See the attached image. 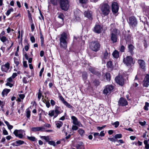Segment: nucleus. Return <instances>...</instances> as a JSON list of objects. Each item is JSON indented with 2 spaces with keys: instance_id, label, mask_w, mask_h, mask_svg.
Wrapping results in <instances>:
<instances>
[{
  "instance_id": "1a4fd4ad",
  "label": "nucleus",
  "mask_w": 149,
  "mask_h": 149,
  "mask_svg": "<svg viewBox=\"0 0 149 149\" xmlns=\"http://www.w3.org/2000/svg\"><path fill=\"white\" fill-rule=\"evenodd\" d=\"M129 24L132 27H134L137 24V21L134 17H131L129 18Z\"/></svg>"
},
{
  "instance_id": "603ef678",
  "label": "nucleus",
  "mask_w": 149,
  "mask_h": 149,
  "mask_svg": "<svg viewBox=\"0 0 149 149\" xmlns=\"http://www.w3.org/2000/svg\"><path fill=\"white\" fill-rule=\"evenodd\" d=\"M78 127L76 125H73L72 127V130H76L78 129Z\"/></svg>"
},
{
  "instance_id": "58836bf2",
  "label": "nucleus",
  "mask_w": 149,
  "mask_h": 149,
  "mask_svg": "<svg viewBox=\"0 0 149 149\" xmlns=\"http://www.w3.org/2000/svg\"><path fill=\"white\" fill-rule=\"evenodd\" d=\"M122 137V135L121 134H117L115 135L114 137L115 139H120Z\"/></svg>"
},
{
  "instance_id": "c85d7f7f",
  "label": "nucleus",
  "mask_w": 149,
  "mask_h": 149,
  "mask_svg": "<svg viewBox=\"0 0 149 149\" xmlns=\"http://www.w3.org/2000/svg\"><path fill=\"white\" fill-rule=\"evenodd\" d=\"M78 132L81 136H83L85 133V131L82 129H79Z\"/></svg>"
},
{
  "instance_id": "c9c22d12",
  "label": "nucleus",
  "mask_w": 149,
  "mask_h": 149,
  "mask_svg": "<svg viewBox=\"0 0 149 149\" xmlns=\"http://www.w3.org/2000/svg\"><path fill=\"white\" fill-rule=\"evenodd\" d=\"M3 66H4L5 68H6V69L8 71V70L10 68V64L8 63H7L6 64H5L4 65H3Z\"/></svg>"
},
{
  "instance_id": "72a5a7b5",
  "label": "nucleus",
  "mask_w": 149,
  "mask_h": 149,
  "mask_svg": "<svg viewBox=\"0 0 149 149\" xmlns=\"http://www.w3.org/2000/svg\"><path fill=\"white\" fill-rule=\"evenodd\" d=\"M108 53L107 51H106L103 54V57L104 59H107L108 57Z\"/></svg>"
},
{
  "instance_id": "f704fd0d",
  "label": "nucleus",
  "mask_w": 149,
  "mask_h": 149,
  "mask_svg": "<svg viewBox=\"0 0 149 149\" xmlns=\"http://www.w3.org/2000/svg\"><path fill=\"white\" fill-rule=\"evenodd\" d=\"M58 0H50L51 3L54 6L57 5Z\"/></svg>"
},
{
  "instance_id": "aec40b11",
  "label": "nucleus",
  "mask_w": 149,
  "mask_h": 149,
  "mask_svg": "<svg viewBox=\"0 0 149 149\" xmlns=\"http://www.w3.org/2000/svg\"><path fill=\"white\" fill-rule=\"evenodd\" d=\"M24 141H23L18 140L16 141L15 143H13L12 145L14 146H17L24 144Z\"/></svg>"
},
{
  "instance_id": "5fc2aeb1",
  "label": "nucleus",
  "mask_w": 149,
  "mask_h": 149,
  "mask_svg": "<svg viewBox=\"0 0 149 149\" xmlns=\"http://www.w3.org/2000/svg\"><path fill=\"white\" fill-rule=\"evenodd\" d=\"M5 105V103L1 101L0 100V106L1 107V108H3V106Z\"/></svg>"
},
{
  "instance_id": "13d9d810",
  "label": "nucleus",
  "mask_w": 149,
  "mask_h": 149,
  "mask_svg": "<svg viewBox=\"0 0 149 149\" xmlns=\"http://www.w3.org/2000/svg\"><path fill=\"white\" fill-rule=\"evenodd\" d=\"M146 122L145 121H144L143 122H139V124L142 126H144L146 125Z\"/></svg>"
},
{
  "instance_id": "0eeeda50",
  "label": "nucleus",
  "mask_w": 149,
  "mask_h": 149,
  "mask_svg": "<svg viewBox=\"0 0 149 149\" xmlns=\"http://www.w3.org/2000/svg\"><path fill=\"white\" fill-rule=\"evenodd\" d=\"M113 86L111 85H108L106 86L103 91L104 94L106 95H109L110 93L112 91L113 89Z\"/></svg>"
},
{
  "instance_id": "c756f323",
  "label": "nucleus",
  "mask_w": 149,
  "mask_h": 149,
  "mask_svg": "<svg viewBox=\"0 0 149 149\" xmlns=\"http://www.w3.org/2000/svg\"><path fill=\"white\" fill-rule=\"evenodd\" d=\"M87 76V73L86 72H83L82 73V77L84 80H85L86 79Z\"/></svg>"
},
{
  "instance_id": "09e8293b",
  "label": "nucleus",
  "mask_w": 149,
  "mask_h": 149,
  "mask_svg": "<svg viewBox=\"0 0 149 149\" xmlns=\"http://www.w3.org/2000/svg\"><path fill=\"white\" fill-rule=\"evenodd\" d=\"M1 69L2 71L3 72H7V71L6 68L4 66H3V65L1 67Z\"/></svg>"
},
{
  "instance_id": "39448f33",
  "label": "nucleus",
  "mask_w": 149,
  "mask_h": 149,
  "mask_svg": "<svg viewBox=\"0 0 149 149\" xmlns=\"http://www.w3.org/2000/svg\"><path fill=\"white\" fill-rule=\"evenodd\" d=\"M123 61V63L128 66L134 64L132 58L130 56H127L126 58H124Z\"/></svg>"
},
{
  "instance_id": "f3484780",
  "label": "nucleus",
  "mask_w": 149,
  "mask_h": 149,
  "mask_svg": "<svg viewBox=\"0 0 149 149\" xmlns=\"http://www.w3.org/2000/svg\"><path fill=\"white\" fill-rule=\"evenodd\" d=\"M84 15L85 17L90 20L92 19V12L91 11H85L84 12Z\"/></svg>"
},
{
  "instance_id": "37998d69",
  "label": "nucleus",
  "mask_w": 149,
  "mask_h": 149,
  "mask_svg": "<svg viewBox=\"0 0 149 149\" xmlns=\"http://www.w3.org/2000/svg\"><path fill=\"white\" fill-rule=\"evenodd\" d=\"M30 113L31 112L29 110H27L26 112V116L28 118H29L30 116Z\"/></svg>"
},
{
  "instance_id": "4be33fe9",
  "label": "nucleus",
  "mask_w": 149,
  "mask_h": 149,
  "mask_svg": "<svg viewBox=\"0 0 149 149\" xmlns=\"http://www.w3.org/2000/svg\"><path fill=\"white\" fill-rule=\"evenodd\" d=\"M128 51L130 53L131 55H133L134 53L133 50L134 49V46L131 44L129 45L128 46Z\"/></svg>"
},
{
  "instance_id": "338daca9",
  "label": "nucleus",
  "mask_w": 149,
  "mask_h": 149,
  "mask_svg": "<svg viewBox=\"0 0 149 149\" xmlns=\"http://www.w3.org/2000/svg\"><path fill=\"white\" fill-rule=\"evenodd\" d=\"M58 17L59 18L63 19V14L61 13L58 16Z\"/></svg>"
},
{
  "instance_id": "69168bd1",
  "label": "nucleus",
  "mask_w": 149,
  "mask_h": 149,
  "mask_svg": "<svg viewBox=\"0 0 149 149\" xmlns=\"http://www.w3.org/2000/svg\"><path fill=\"white\" fill-rule=\"evenodd\" d=\"M31 30L33 31L35 29V26L33 24H32L31 25Z\"/></svg>"
},
{
  "instance_id": "052dcab7",
  "label": "nucleus",
  "mask_w": 149,
  "mask_h": 149,
  "mask_svg": "<svg viewBox=\"0 0 149 149\" xmlns=\"http://www.w3.org/2000/svg\"><path fill=\"white\" fill-rule=\"evenodd\" d=\"M87 0H79V2L81 3H86Z\"/></svg>"
},
{
  "instance_id": "3c124183",
  "label": "nucleus",
  "mask_w": 149,
  "mask_h": 149,
  "mask_svg": "<svg viewBox=\"0 0 149 149\" xmlns=\"http://www.w3.org/2000/svg\"><path fill=\"white\" fill-rule=\"evenodd\" d=\"M109 139L110 141H111L113 142H115L117 141V140L116 139L113 138H108Z\"/></svg>"
},
{
  "instance_id": "f8f14e48",
  "label": "nucleus",
  "mask_w": 149,
  "mask_h": 149,
  "mask_svg": "<svg viewBox=\"0 0 149 149\" xmlns=\"http://www.w3.org/2000/svg\"><path fill=\"white\" fill-rule=\"evenodd\" d=\"M118 104L119 106H124L127 105L128 103L125 99L121 97L118 101Z\"/></svg>"
},
{
  "instance_id": "2f4dec72",
  "label": "nucleus",
  "mask_w": 149,
  "mask_h": 149,
  "mask_svg": "<svg viewBox=\"0 0 149 149\" xmlns=\"http://www.w3.org/2000/svg\"><path fill=\"white\" fill-rule=\"evenodd\" d=\"M144 143L145 145V148L146 149H149V144L148 143V141L146 140L144 141Z\"/></svg>"
},
{
  "instance_id": "b1692460",
  "label": "nucleus",
  "mask_w": 149,
  "mask_h": 149,
  "mask_svg": "<svg viewBox=\"0 0 149 149\" xmlns=\"http://www.w3.org/2000/svg\"><path fill=\"white\" fill-rule=\"evenodd\" d=\"M0 39L1 42L3 43L6 42L7 43H8L9 41L8 39L5 36H2V37H0Z\"/></svg>"
},
{
  "instance_id": "423d86ee",
  "label": "nucleus",
  "mask_w": 149,
  "mask_h": 149,
  "mask_svg": "<svg viewBox=\"0 0 149 149\" xmlns=\"http://www.w3.org/2000/svg\"><path fill=\"white\" fill-rule=\"evenodd\" d=\"M117 30L115 29L111 33V38L113 43L116 42L117 41Z\"/></svg>"
},
{
  "instance_id": "e2e57ef3",
  "label": "nucleus",
  "mask_w": 149,
  "mask_h": 149,
  "mask_svg": "<svg viewBox=\"0 0 149 149\" xmlns=\"http://www.w3.org/2000/svg\"><path fill=\"white\" fill-rule=\"evenodd\" d=\"M17 75V74L16 73H13L11 77L13 78L14 79L15 78Z\"/></svg>"
},
{
  "instance_id": "680f3d73",
  "label": "nucleus",
  "mask_w": 149,
  "mask_h": 149,
  "mask_svg": "<svg viewBox=\"0 0 149 149\" xmlns=\"http://www.w3.org/2000/svg\"><path fill=\"white\" fill-rule=\"evenodd\" d=\"M94 84L96 86L98 85L99 84V82L98 80H95L94 81Z\"/></svg>"
},
{
  "instance_id": "2eb2a0df",
  "label": "nucleus",
  "mask_w": 149,
  "mask_h": 149,
  "mask_svg": "<svg viewBox=\"0 0 149 149\" xmlns=\"http://www.w3.org/2000/svg\"><path fill=\"white\" fill-rule=\"evenodd\" d=\"M88 70L92 73L94 74L97 75L99 77H100L101 75L100 73L96 71L95 68L90 66L88 68Z\"/></svg>"
},
{
  "instance_id": "a878e982",
  "label": "nucleus",
  "mask_w": 149,
  "mask_h": 149,
  "mask_svg": "<svg viewBox=\"0 0 149 149\" xmlns=\"http://www.w3.org/2000/svg\"><path fill=\"white\" fill-rule=\"evenodd\" d=\"M104 77L106 79L107 81H110L111 79L110 74L107 73L105 75Z\"/></svg>"
},
{
  "instance_id": "bf43d9fd",
  "label": "nucleus",
  "mask_w": 149,
  "mask_h": 149,
  "mask_svg": "<svg viewBox=\"0 0 149 149\" xmlns=\"http://www.w3.org/2000/svg\"><path fill=\"white\" fill-rule=\"evenodd\" d=\"M104 132V131H102L100 132V134H99V136H101L102 137L104 136L105 135Z\"/></svg>"
},
{
  "instance_id": "774afa93",
  "label": "nucleus",
  "mask_w": 149,
  "mask_h": 149,
  "mask_svg": "<svg viewBox=\"0 0 149 149\" xmlns=\"http://www.w3.org/2000/svg\"><path fill=\"white\" fill-rule=\"evenodd\" d=\"M3 134L5 135H7L8 134L7 131L5 129L3 130Z\"/></svg>"
},
{
  "instance_id": "6e6d98bb",
  "label": "nucleus",
  "mask_w": 149,
  "mask_h": 149,
  "mask_svg": "<svg viewBox=\"0 0 149 149\" xmlns=\"http://www.w3.org/2000/svg\"><path fill=\"white\" fill-rule=\"evenodd\" d=\"M20 98L23 100L25 97V95L23 94H21L19 95Z\"/></svg>"
},
{
  "instance_id": "6e6552de",
  "label": "nucleus",
  "mask_w": 149,
  "mask_h": 149,
  "mask_svg": "<svg viewBox=\"0 0 149 149\" xmlns=\"http://www.w3.org/2000/svg\"><path fill=\"white\" fill-rule=\"evenodd\" d=\"M115 80L117 84L121 86H122L124 84V79L122 76H119L116 77Z\"/></svg>"
},
{
  "instance_id": "864d4df0",
  "label": "nucleus",
  "mask_w": 149,
  "mask_h": 149,
  "mask_svg": "<svg viewBox=\"0 0 149 149\" xmlns=\"http://www.w3.org/2000/svg\"><path fill=\"white\" fill-rule=\"evenodd\" d=\"M6 86H8L10 87H11L13 86V84L10 83V82H7L6 84Z\"/></svg>"
},
{
  "instance_id": "0e129e2a",
  "label": "nucleus",
  "mask_w": 149,
  "mask_h": 149,
  "mask_svg": "<svg viewBox=\"0 0 149 149\" xmlns=\"http://www.w3.org/2000/svg\"><path fill=\"white\" fill-rule=\"evenodd\" d=\"M54 113H55L56 115H58L59 113H60L59 111L57 109V108H56V109H55V110L54 111Z\"/></svg>"
},
{
  "instance_id": "9b49d317",
  "label": "nucleus",
  "mask_w": 149,
  "mask_h": 149,
  "mask_svg": "<svg viewBox=\"0 0 149 149\" xmlns=\"http://www.w3.org/2000/svg\"><path fill=\"white\" fill-rule=\"evenodd\" d=\"M71 119L72 120V123L74 125H77L79 127L83 126L80 122L78 120L77 118L75 116H72L71 117Z\"/></svg>"
},
{
  "instance_id": "412c9836",
  "label": "nucleus",
  "mask_w": 149,
  "mask_h": 149,
  "mask_svg": "<svg viewBox=\"0 0 149 149\" xmlns=\"http://www.w3.org/2000/svg\"><path fill=\"white\" fill-rule=\"evenodd\" d=\"M44 128L43 127H33L31 128V130L34 132L42 131V129H44Z\"/></svg>"
},
{
  "instance_id": "dca6fc26",
  "label": "nucleus",
  "mask_w": 149,
  "mask_h": 149,
  "mask_svg": "<svg viewBox=\"0 0 149 149\" xmlns=\"http://www.w3.org/2000/svg\"><path fill=\"white\" fill-rule=\"evenodd\" d=\"M103 29L102 27L99 25H96L94 27V31L95 32L99 33Z\"/></svg>"
},
{
  "instance_id": "4d7b16f0",
  "label": "nucleus",
  "mask_w": 149,
  "mask_h": 149,
  "mask_svg": "<svg viewBox=\"0 0 149 149\" xmlns=\"http://www.w3.org/2000/svg\"><path fill=\"white\" fill-rule=\"evenodd\" d=\"M44 70V68H42L40 72V73H39V76L40 77H41L42 76V74Z\"/></svg>"
},
{
  "instance_id": "9d476101",
  "label": "nucleus",
  "mask_w": 149,
  "mask_h": 149,
  "mask_svg": "<svg viewBox=\"0 0 149 149\" xmlns=\"http://www.w3.org/2000/svg\"><path fill=\"white\" fill-rule=\"evenodd\" d=\"M112 10L114 14L117 13L118 10L119 6L118 3L116 2L112 3L111 5Z\"/></svg>"
},
{
  "instance_id": "e433bc0d",
  "label": "nucleus",
  "mask_w": 149,
  "mask_h": 149,
  "mask_svg": "<svg viewBox=\"0 0 149 149\" xmlns=\"http://www.w3.org/2000/svg\"><path fill=\"white\" fill-rule=\"evenodd\" d=\"M54 111L52 110L50 111L49 112L48 115L51 117L54 116Z\"/></svg>"
},
{
  "instance_id": "7ed1b4c3",
  "label": "nucleus",
  "mask_w": 149,
  "mask_h": 149,
  "mask_svg": "<svg viewBox=\"0 0 149 149\" xmlns=\"http://www.w3.org/2000/svg\"><path fill=\"white\" fill-rule=\"evenodd\" d=\"M89 47L92 51L97 52L100 50V44L97 41H92L90 42Z\"/></svg>"
},
{
  "instance_id": "f03ea898",
  "label": "nucleus",
  "mask_w": 149,
  "mask_h": 149,
  "mask_svg": "<svg viewBox=\"0 0 149 149\" xmlns=\"http://www.w3.org/2000/svg\"><path fill=\"white\" fill-rule=\"evenodd\" d=\"M100 8L101 14L104 16L108 15L110 12V6L107 3H103L102 4Z\"/></svg>"
},
{
  "instance_id": "473e14b6",
  "label": "nucleus",
  "mask_w": 149,
  "mask_h": 149,
  "mask_svg": "<svg viewBox=\"0 0 149 149\" xmlns=\"http://www.w3.org/2000/svg\"><path fill=\"white\" fill-rule=\"evenodd\" d=\"M107 66L108 68H111L113 66L112 62L111 61L108 62L107 63Z\"/></svg>"
},
{
  "instance_id": "79ce46f5",
  "label": "nucleus",
  "mask_w": 149,
  "mask_h": 149,
  "mask_svg": "<svg viewBox=\"0 0 149 149\" xmlns=\"http://www.w3.org/2000/svg\"><path fill=\"white\" fill-rule=\"evenodd\" d=\"M41 96L42 94L40 92V90H39L38 95V98L39 100H40Z\"/></svg>"
},
{
  "instance_id": "a19ab883",
  "label": "nucleus",
  "mask_w": 149,
  "mask_h": 149,
  "mask_svg": "<svg viewBox=\"0 0 149 149\" xmlns=\"http://www.w3.org/2000/svg\"><path fill=\"white\" fill-rule=\"evenodd\" d=\"M112 124L114 125L115 127H117L119 125V122L118 121H116Z\"/></svg>"
},
{
  "instance_id": "cd10ccee",
  "label": "nucleus",
  "mask_w": 149,
  "mask_h": 149,
  "mask_svg": "<svg viewBox=\"0 0 149 149\" xmlns=\"http://www.w3.org/2000/svg\"><path fill=\"white\" fill-rule=\"evenodd\" d=\"M40 137L41 139H44L47 142H48L49 140V136H40Z\"/></svg>"
},
{
  "instance_id": "4468645a",
  "label": "nucleus",
  "mask_w": 149,
  "mask_h": 149,
  "mask_svg": "<svg viewBox=\"0 0 149 149\" xmlns=\"http://www.w3.org/2000/svg\"><path fill=\"white\" fill-rule=\"evenodd\" d=\"M21 132H24V131L22 130H16L13 133L15 136L18 137L20 139H22L23 137V135L22 134L20 133Z\"/></svg>"
},
{
  "instance_id": "c03bdc74",
  "label": "nucleus",
  "mask_w": 149,
  "mask_h": 149,
  "mask_svg": "<svg viewBox=\"0 0 149 149\" xmlns=\"http://www.w3.org/2000/svg\"><path fill=\"white\" fill-rule=\"evenodd\" d=\"M14 63L16 65V66H17L19 64V61L18 60L14 58Z\"/></svg>"
},
{
  "instance_id": "a211bd4d",
  "label": "nucleus",
  "mask_w": 149,
  "mask_h": 149,
  "mask_svg": "<svg viewBox=\"0 0 149 149\" xmlns=\"http://www.w3.org/2000/svg\"><path fill=\"white\" fill-rule=\"evenodd\" d=\"M138 63L141 68L143 70L145 69L146 63L142 59H139L138 61Z\"/></svg>"
},
{
  "instance_id": "bb28decb",
  "label": "nucleus",
  "mask_w": 149,
  "mask_h": 149,
  "mask_svg": "<svg viewBox=\"0 0 149 149\" xmlns=\"http://www.w3.org/2000/svg\"><path fill=\"white\" fill-rule=\"evenodd\" d=\"M56 127L58 128H60L63 125L62 122L61 121H57L56 122Z\"/></svg>"
},
{
  "instance_id": "de8ad7c7",
  "label": "nucleus",
  "mask_w": 149,
  "mask_h": 149,
  "mask_svg": "<svg viewBox=\"0 0 149 149\" xmlns=\"http://www.w3.org/2000/svg\"><path fill=\"white\" fill-rule=\"evenodd\" d=\"M125 47L123 45H122L120 49V51L122 52H124V50Z\"/></svg>"
},
{
  "instance_id": "20e7f679",
  "label": "nucleus",
  "mask_w": 149,
  "mask_h": 149,
  "mask_svg": "<svg viewBox=\"0 0 149 149\" xmlns=\"http://www.w3.org/2000/svg\"><path fill=\"white\" fill-rule=\"evenodd\" d=\"M59 4L62 10L66 11L68 9L69 6L68 0H60Z\"/></svg>"
},
{
  "instance_id": "ddd939ff",
  "label": "nucleus",
  "mask_w": 149,
  "mask_h": 149,
  "mask_svg": "<svg viewBox=\"0 0 149 149\" xmlns=\"http://www.w3.org/2000/svg\"><path fill=\"white\" fill-rule=\"evenodd\" d=\"M149 85V75L147 74L143 81V86L146 87H148Z\"/></svg>"
},
{
  "instance_id": "49530a36",
  "label": "nucleus",
  "mask_w": 149,
  "mask_h": 149,
  "mask_svg": "<svg viewBox=\"0 0 149 149\" xmlns=\"http://www.w3.org/2000/svg\"><path fill=\"white\" fill-rule=\"evenodd\" d=\"M131 39V36H128L126 38V40L127 42H129L130 41Z\"/></svg>"
},
{
  "instance_id": "ea45409f",
  "label": "nucleus",
  "mask_w": 149,
  "mask_h": 149,
  "mask_svg": "<svg viewBox=\"0 0 149 149\" xmlns=\"http://www.w3.org/2000/svg\"><path fill=\"white\" fill-rule=\"evenodd\" d=\"M48 143L51 145H53L54 146H56L55 143L53 141H49Z\"/></svg>"
},
{
  "instance_id": "a18cd8bd",
  "label": "nucleus",
  "mask_w": 149,
  "mask_h": 149,
  "mask_svg": "<svg viewBox=\"0 0 149 149\" xmlns=\"http://www.w3.org/2000/svg\"><path fill=\"white\" fill-rule=\"evenodd\" d=\"M64 104L69 108H71L72 107V106L67 102H65Z\"/></svg>"
},
{
  "instance_id": "393cba45",
  "label": "nucleus",
  "mask_w": 149,
  "mask_h": 149,
  "mask_svg": "<svg viewBox=\"0 0 149 149\" xmlns=\"http://www.w3.org/2000/svg\"><path fill=\"white\" fill-rule=\"evenodd\" d=\"M119 53L116 50H115L112 53L113 56L115 58H118L119 57Z\"/></svg>"
},
{
  "instance_id": "7c9ffc66",
  "label": "nucleus",
  "mask_w": 149,
  "mask_h": 149,
  "mask_svg": "<svg viewBox=\"0 0 149 149\" xmlns=\"http://www.w3.org/2000/svg\"><path fill=\"white\" fill-rule=\"evenodd\" d=\"M27 139L29 140L32 141H36V139L34 136H27Z\"/></svg>"
},
{
  "instance_id": "5701e85b",
  "label": "nucleus",
  "mask_w": 149,
  "mask_h": 149,
  "mask_svg": "<svg viewBox=\"0 0 149 149\" xmlns=\"http://www.w3.org/2000/svg\"><path fill=\"white\" fill-rule=\"evenodd\" d=\"M10 91V89L5 88L4 89L2 92V95L3 97H4L5 95H7V94Z\"/></svg>"
},
{
  "instance_id": "6ab92c4d",
  "label": "nucleus",
  "mask_w": 149,
  "mask_h": 149,
  "mask_svg": "<svg viewBox=\"0 0 149 149\" xmlns=\"http://www.w3.org/2000/svg\"><path fill=\"white\" fill-rule=\"evenodd\" d=\"M77 149H84V145L81 142H78L75 146Z\"/></svg>"
},
{
  "instance_id": "4c0bfd02",
  "label": "nucleus",
  "mask_w": 149,
  "mask_h": 149,
  "mask_svg": "<svg viewBox=\"0 0 149 149\" xmlns=\"http://www.w3.org/2000/svg\"><path fill=\"white\" fill-rule=\"evenodd\" d=\"M149 106V104L147 102H146L145 104V106L144 107V109L146 111H148V107Z\"/></svg>"
},
{
  "instance_id": "f257e3e1",
  "label": "nucleus",
  "mask_w": 149,
  "mask_h": 149,
  "mask_svg": "<svg viewBox=\"0 0 149 149\" xmlns=\"http://www.w3.org/2000/svg\"><path fill=\"white\" fill-rule=\"evenodd\" d=\"M67 38V34L63 32L61 34V37L59 39L61 47L65 49L67 47V43L66 40Z\"/></svg>"
},
{
  "instance_id": "8fccbe9b",
  "label": "nucleus",
  "mask_w": 149,
  "mask_h": 149,
  "mask_svg": "<svg viewBox=\"0 0 149 149\" xmlns=\"http://www.w3.org/2000/svg\"><path fill=\"white\" fill-rule=\"evenodd\" d=\"M30 40L32 43L35 42V38L34 36H32L30 38Z\"/></svg>"
}]
</instances>
